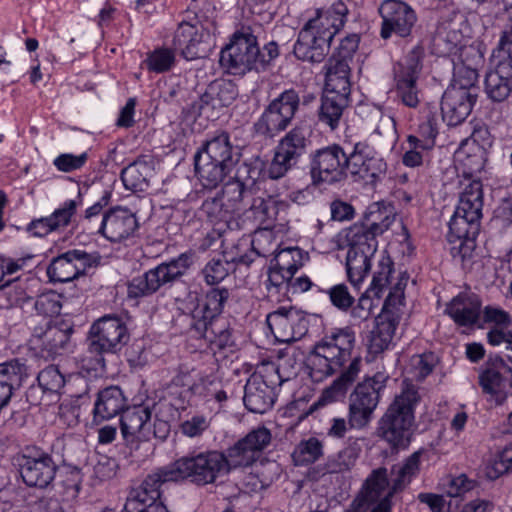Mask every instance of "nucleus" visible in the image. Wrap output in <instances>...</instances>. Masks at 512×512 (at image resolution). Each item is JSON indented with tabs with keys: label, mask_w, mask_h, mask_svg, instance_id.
<instances>
[{
	"label": "nucleus",
	"mask_w": 512,
	"mask_h": 512,
	"mask_svg": "<svg viewBox=\"0 0 512 512\" xmlns=\"http://www.w3.org/2000/svg\"><path fill=\"white\" fill-rule=\"evenodd\" d=\"M356 343L354 330L349 327L332 328L317 342L307 357L309 376L314 382H321L331 376L351 360L348 368L326 388L319 399L305 412V416L313 414L327 403L345 396L350 385L355 381L361 366L359 356L352 358V350Z\"/></svg>",
	"instance_id": "f257e3e1"
},
{
	"label": "nucleus",
	"mask_w": 512,
	"mask_h": 512,
	"mask_svg": "<svg viewBox=\"0 0 512 512\" xmlns=\"http://www.w3.org/2000/svg\"><path fill=\"white\" fill-rule=\"evenodd\" d=\"M418 389L403 381L401 392L388 405L377 421L376 437L385 442L392 452L409 448L415 433V409L420 402Z\"/></svg>",
	"instance_id": "f03ea898"
},
{
	"label": "nucleus",
	"mask_w": 512,
	"mask_h": 512,
	"mask_svg": "<svg viewBox=\"0 0 512 512\" xmlns=\"http://www.w3.org/2000/svg\"><path fill=\"white\" fill-rule=\"evenodd\" d=\"M279 55V47L275 41L264 45L261 50L257 37L250 27H242L235 31L229 44L221 51L220 62L230 73L243 75L249 71H264Z\"/></svg>",
	"instance_id": "7ed1b4c3"
},
{
	"label": "nucleus",
	"mask_w": 512,
	"mask_h": 512,
	"mask_svg": "<svg viewBox=\"0 0 512 512\" xmlns=\"http://www.w3.org/2000/svg\"><path fill=\"white\" fill-rule=\"evenodd\" d=\"M196 261L197 253L190 249L134 276L127 283V298L139 303L162 289L171 288L187 274Z\"/></svg>",
	"instance_id": "20e7f679"
},
{
	"label": "nucleus",
	"mask_w": 512,
	"mask_h": 512,
	"mask_svg": "<svg viewBox=\"0 0 512 512\" xmlns=\"http://www.w3.org/2000/svg\"><path fill=\"white\" fill-rule=\"evenodd\" d=\"M196 261L197 253L190 249L134 276L127 283V298L139 303L162 289L171 288L187 274Z\"/></svg>",
	"instance_id": "39448f33"
},
{
	"label": "nucleus",
	"mask_w": 512,
	"mask_h": 512,
	"mask_svg": "<svg viewBox=\"0 0 512 512\" xmlns=\"http://www.w3.org/2000/svg\"><path fill=\"white\" fill-rule=\"evenodd\" d=\"M130 340V332L124 317L107 314L91 325L87 335V352L92 355L89 364L82 359V368L95 372L106 369L105 354H118Z\"/></svg>",
	"instance_id": "423d86ee"
},
{
	"label": "nucleus",
	"mask_w": 512,
	"mask_h": 512,
	"mask_svg": "<svg viewBox=\"0 0 512 512\" xmlns=\"http://www.w3.org/2000/svg\"><path fill=\"white\" fill-rule=\"evenodd\" d=\"M238 159L233 156V146L228 133L221 132L194 155L195 173L203 187L216 188L233 170Z\"/></svg>",
	"instance_id": "0eeeda50"
},
{
	"label": "nucleus",
	"mask_w": 512,
	"mask_h": 512,
	"mask_svg": "<svg viewBox=\"0 0 512 512\" xmlns=\"http://www.w3.org/2000/svg\"><path fill=\"white\" fill-rule=\"evenodd\" d=\"M179 481H187L197 487L216 484L228 475L224 451L206 450L182 456L173 462Z\"/></svg>",
	"instance_id": "6e6552de"
},
{
	"label": "nucleus",
	"mask_w": 512,
	"mask_h": 512,
	"mask_svg": "<svg viewBox=\"0 0 512 512\" xmlns=\"http://www.w3.org/2000/svg\"><path fill=\"white\" fill-rule=\"evenodd\" d=\"M482 208V183L472 180L460 193L458 205L449 222L450 234L462 241H473L479 233Z\"/></svg>",
	"instance_id": "1a4fd4ad"
},
{
	"label": "nucleus",
	"mask_w": 512,
	"mask_h": 512,
	"mask_svg": "<svg viewBox=\"0 0 512 512\" xmlns=\"http://www.w3.org/2000/svg\"><path fill=\"white\" fill-rule=\"evenodd\" d=\"M168 482H179L173 462L156 468L133 488L124 505L123 512H169L161 501V487Z\"/></svg>",
	"instance_id": "9d476101"
},
{
	"label": "nucleus",
	"mask_w": 512,
	"mask_h": 512,
	"mask_svg": "<svg viewBox=\"0 0 512 512\" xmlns=\"http://www.w3.org/2000/svg\"><path fill=\"white\" fill-rule=\"evenodd\" d=\"M388 379L386 373L377 372L356 385L349 397L348 423L351 429H363L371 422Z\"/></svg>",
	"instance_id": "9b49d317"
},
{
	"label": "nucleus",
	"mask_w": 512,
	"mask_h": 512,
	"mask_svg": "<svg viewBox=\"0 0 512 512\" xmlns=\"http://www.w3.org/2000/svg\"><path fill=\"white\" fill-rule=\"evenodd\" d=\"M299 106V93L293 88L284 90L264 108L254 122V133L266 139L274 138L288 128Z\"/></svg>",
	"instance_id": "f8f14e48"
},
{
	"label": "nucleus",
	"mask_w": 512,
	"mask_h": 512,
	"mask_svg": "<svg viewBox=\"0 0 512 512\" xmlns=\"http://www.w3.org/2000/svg\"><path fill=\"white\" fill-rule=\"evenodd\" d=\"M347 153L343 146L330 144L309 154V175L315 187L336 185L348 179Z\"/></svg>",
	"instance_id": "ddd939ff"
},
{
	"label": "nucleus",
	"mask_w": 512,
	"mask_h": 512,
	"mask_svg": "<svg viewBox=\"0 0 512 512\" xmlns=\"http://www.w3.org/2000/svg\"><path fill=\"white\" fill-rule=\"evenodd\" d=\"M424 56V46L418 43L393 68L396 98L408 108L415 109L420 104L418 80L423 69Z\"/></svg>",
	"instance_id": "4468645a"
},
{
	"label": "nucleus",
	"mask_w": 512,
	"mask_h": 512,
	"mask_svg": "<svg viewBox=\"0 0 512 512\" xmlns=\"http://www.w3.org/2000/svg\"><path fill=\"white\" fill-rule=\"evenodd\" d=\"M310 134L307 128L295 126L280 139L267 169L268 178L281 179L298 165L311 144Z\"/></svg>",
	"instance_id": "2eb2a0df"
},
{
	"label": "nucleus",
	"mask_w": 512,
	"mask_h": 512,
	"mask_svg": "<svg viewBox=\"0 0 512 512\" xmlns=\"http://www.w3.org/2000/svg\"><path fill=\"white\" fill-rule=\"evenodd\" d=\"M281 365H267L264 373L252 374L244 386L243 402L247 410L264 414L270 410L276 400L275 389L284 379L280 374Z\"/></svg>",
	"instance_id": "dca6fc26"
},
{
	"label": "nucleus",
	"mask_w": 512,
	"mask_h": 512,
	"mask_svg": "<svg viewBox=\"0 0 512 512\" xmlns=\"http://www.w3.org/2000/svg\"><path fill=\"white\" fill-rule=\"evenodd\" d=\"M73 332V324L69 321L44 320L34 327L29 343L40 357L54 359L68 349Z\"/></svg>",
	"instance_id": "f3484780"
},
{
	"label": "nucleus",
	"mask_w": 512,
	"mask_h": 512,
	"mask_svg": "<svg viewBox=\"0 0 512 512\" xmlns=\"http://www.w3.org/2000/svg\"><path fill=\"white\" fill-rule=\"evenodd\" d=\"M382 19L380 37L388 40L394 34L408 42L417 33L418 16L416 11L401 0H384L379 9Z\"/></svg>",
	"instance_id": "a211bd4d"
},
{
	"label": "nucleus",
	"mask_w": 512,
	"mask_h": 512,
	"mask_svg": "<svg viewBox=\"0 0 512 512\" xmlns=\"http://www.w3.org/2000/svg\"><path fill=\"white\" fill-rule=\"evenodd\" d=\"M17 465L22 481L28 487L48 488L59 471L53 457L36 447L26 448L17 457Z\"/></svg>",
	"instance_id": "6ab92c4d"
},
{
	"label": "nucleus",
	"mask_w": 512,
	"mask_h": 512,
	"mask_svg": "<svg viewBox=\"0 0 512 512\" xmlns=\"http://www.w3.org/2000/svg\"><path fill=\"white\" fill-rule=\"evenodd\" d=\"M99 252L88 253L81 249L68 250L53 258L47 267V275L52 282H69L85 275L100 265Z\"/></svg>",
	"instance_id": "aec40b11"
},
{
	"label": "nucleus",
	"mask_w": 512,
	"mask_h": 512,
	"mask_svg": "<svg viewBox=\"0 0 512 512\" xmlns=\"http://www.w3.org/2000/svg\"><path fill=\"white\" fill-rule=\"evenodd\" d=\"M346 170L354 181L362 180L375 184L386 174L387 164L383 158L375 155L373 149L365 142H357L347 153Z\"/></svg>",
	"instance_id": "412c9836"
},
{
	"label": "nucleus",
	"mask_w": 512,
	"mask_h": 512,
	"mask_svg": "<svg viewBox=\"0 0 512 512\" xmlns=\"http://www.w3.org/2000/svg\"><path fill=\"white\" fill-rule=\"evenodd\" d=\"M153 408L145 403L126 406L120 414V432L127 448L138 450L142 442L152 437L151 419Z\"/></svg>",
	"instance_id": "4be33fe9"
},
{
	"label": "nucleus",
	"mask_w": 512,
	"mask_h": 512,
	"mask_svg": "<svg viewBox=\"0 0 512 512\" xmlns=\"http://www.w3.org/2000/svg\"><path fill=\"white\" fill-rule=\"evenodd\" d=\"M266 323L275 339L283 343L298 341L309 330L307 315L293 306H282L270 312Z\"/></svg>",
	"instance_id": "5701e85b"
},
{
	"label": "nucleus",
	"mask_w": 512,
	"mask_h": 512,
	"mask_svg": "<svg viewBox=\"0 0 512 512\" xmlns=\"http://www.w3.org/2000/svg\"><path fill=\"white\" fill-rule=\"evenodd\" d=\"M190 329L206 341L214 354L220 353L226 357L236 350L234 329L226 317L191 321Z\"/></svg>",
	"instance_id": "b1692460"
},
{
	"label": "nucleus",
	"mask_w": 512,
	"mask_h": 512,
	"mask_svg": "<svg viewBox=\"0 0 512 512\" xmlns=\"http://www.w3.org/2000/svg\"><path fill=\"white\" fill-rule=\"evenodd\" d=\"M392 219L381 217L379 212H371L365 216V221L352 225L346 234L349 248L363 250L368 255H375L378 248L377 237L389 229Z\"/></svg>",
	"instance_id": "393cba45"
},
{
	"label": "nucleus",
	"mask_w": 512,
	"mask_h": 512,
	"mask_svg": "<svg viewBox=\"0 0 512 512\" xmlns=\"http://www.w3.org/2000/svg\"><path fill=\"white\" fill-rule=\"evenodd\" d=\"M271 441V433L265 427L249 432L245 437L229 447L225 453L228 474L236 468L252 465L257 457Z\"/></svg>",
	"instance_id": "a878e982"
},
{
	"label": "nucleus",
	"mask_w": 512,
	"mask_h": 512,
	"mask_svg": "<svg viewBox=\"0 0 512 512\" xmlns=\"http://www.w3.org/2000/svg\"><path fill=\"white\" fill-rule=\"evenodd\" d=\"M512 377V368L499 355H489L485 364L480 370L478 383L482 393L487 395L488 401L496 405H502L508 393L505 389V377Z\"/></svg>",
	"instance_id": "bb28decb"
},
{
	"label": "nucleus",
	"mask_w": 512,
	"mask_h": 512,
	"mask_svg": "<svg viewBox=\"0 0 512 512\" xmlns=\"http://www.w3.org/2000/svg\"><path fill=\"white\" fill-rule=\"evenodd\" d=\"M211 35L202 26L181 22L174 32L172 46L187 61L204 58L208 55Z\"/></svg>",
	"instance_id": "cd10ccee"
},
{
	"label": "nucleus",
	"mask_w": 512,
	"mask_h": 512,
	"mask_svg": "<svg viewBox=\"0 0 512 512\" xmlns=\"http://www.w3.org/2000/svg\"><path fill=\"white\" fill-rule=\"evenodd\" d=\"M137 227L136 216L128 208L116 206L103 213L95 232L110 242H120L132 235Z\"/></svg>",
	"instance_id": "c85d7f7f"
},
{
	"label": "nucleus",
	"mask_w": 512,
	"mask_h": 512,
	"mask_svg": "<svg viewBox=\"0 0 512 512\" xmlns=\"http://www.w3.org/2000/svg\"><path fill=\"white\" fill-rule=\"evenodd\" d=\"M477 98L478 94H472L470 91H464L455 86H448L441 99L443 121L448 126L462 124L471 114Z\"/></svg>",
	"instance_id": "c756f323"
},
{
	"label": "nucleus",
	"mask_w": 512,
	"mask_h": 512,
	"mask_svg": "<svg viewBox=\"0 0 512 512\" xmlns=\"http://www.w3.org/2000/svg\"><path fill=\"white\" fill-rule=\"evenodd\" d=\"M331 34L323 32V35L316 34L309 27H302L298 33L293 52L298 60L308 63H321L329 54Z\"/></svg>",
	"instance_id": "7c9ffc66"
},
{
	"label": "nucleus",
	"mask_w": 512,
	"mask_h": 512,
	"mask_svg": "<svg viewBox=\"0 0 512 512\" xmlns=\"http://www.w3.org/2000/svg\"><path fill=\"white\" fill-rule=\"evenodd\" d=\"M128 399L121 387L107 386L97 392L92 410V426H99L117 415L126 408Z\"/></svg>",
	"instance_id": "2f4dec72"
},
{
	"label": "nucleus",
	"mask_w": 512,
	"mask_h": 512,
	"mask_svg": "<svg viewBox=\"0 0 512 512\" xmlns=\"http://www.w3.org/2000/svg\"><path fill=\"white\" fill-rule=\"evenodd\" d=\"M347 5L339 0L326 8L315 10V16L309 19L303 27H309L316 34L330 33L331 40L344 27L348 15Z\"/></svg>",
	"instance_id": "473e14b6"
},
{
	"label": "nucleus",
	"mask_w": 512,
	"mask_h": 512,
	"mask_svg": "<svg viewBox=\"0 0 512 512\" xmlns=\"http://www.w3.org/2000/svg\"><path fill=\"white\" fill-rule=\"evenodd\" d=\"M444 312L458 326H473L480 317L481 301L476 295L460 293L451 299Z\"/></svg>",
	"instance_id": "72a5a7b5"
},
{
	"label": "nucleus",
	"mask_w": 512,
	"mask_h": 512,
	"mask_svg": "<svg viewBox=\"0 0 512 512\" xmlns=\"http://www.w3.org/2000/svg\"><path fill=\"white\" fill-rule=\"evenodd\" d=\"M239 91L237 85L226 79H216L212 81L200 96V109L211 107L219 109L230 106L238 97Z\"/></svg>",
	"instance_id": "f704fd0d"
},
{
	"label": "nucleus",
	"mask_w": 512,
	"mask_h": 512,
	"mask_svg": "<svg viewBox=\"0 0 512 512\" xmlns=\"http://www.w3.org/2000/svg\"><path fill=\"white\" fill-rule=\"evenodd\" d=\"M254 261L252 254L244 253L239 258H229V254H223L222 258H213L206 263L201 270V275L207 285L219 284L238 265L249 266Z\"/></svg>",
	"instance_id": "c9c22d12"
},
{
	"label": "nucleus",
	"mask_w": 512,
	"mask_h": 512,
	"mask_svg": "<svg viewBox=\"0 0 512 512\" xmlns=\"http://www.w3.org/2000/svg\"><path fill=\"white\" fill-rule=\"evenodd\" d=\"M351 93L326 90L321 99L318 118L321 123L328 125L331 130L339 126L344 110L350 105Z\"/></svg>",
	"instance_id": "e433bc0d"
},
{
	"label": "nucleus",
	"mask_w": 512,
	"mask_h": 512,
	"mask_svg": "<svg viewBox=\"0 0 512 512\" xmlns=\"http://www.w3.org/2000/svg\"><path fill=\"white\" fill-rule=\"evenodd\" d=\"M423 450H417L408 456L403 463L394 464L391 467L389 477L390 489L388 494L394 496L396 493L403 491L416 477L420 471V459Z\"/></svg>",
	"instance_id": "4c0bfd02"
},
{
	"label": "nucleus",
	"mask_w": 512,
	"mask_h": 512,
	"mask_svg": "<svg viewBox=\"0 0 512 512\" xmlns=\"http://www.w3.org/2000/svg\"><path fill=\"white\" fill-rule=\"evenodd\" d=\"M229 298V289L225 287L211 288L206 292L203 304L192 310L191 321L223 317L222 313Z\"/></svg>",
	"instance_id": "58836bf2"
},
{
	"label": "nucleus",
	"mask_w": 512,
	"mask_h": 512,
	"mask_svg": "<svg viewBox=\"0 0 512 512\" xmlns=\"http://www.w3.org/2000/svg\"><path fill=\"white\" fill-rule=\"evenodd\" d=\"M399 324L391 322L385 315H378L375 326L368 336V352L374 357L387 350Z\"/></svg>",
	"instance_id": "ea45409f"
},
{
	"label": "nucleus",
	"mask_w": 512,
	"mask_h": 512,
	"mask_svg": "<svg viewBox=\"0 0 512 512\" xmlns=\"http://www.w3.org/2000/svg\"><path fill=\"white\" fill-rule=\"evenodd\" d=\"M152 174V163L138 158L122 169L120 177L125 189L143 192L148 188Z\"/></svg>",
	"instance_id": "a19ab883"
},
{
	"label": "nucleus",
	"mask_w": 512,
	"mask_h": 512,
	"mask_svg": "<svg viewBox=\"0 0 512 512\" xmlns=\"http://www.w3.org/2000/svg\"><path fill=\"white\" fill-rule=\"evenodd\" d=\"M324 69L326 90L351 93V65L329 58Z\"/></svg>",
	"instance_id": "79ce46f5"
},
{
	"label": "nucleus",
	"mask_w": 512,
	"mask_h": 512,
	"mask_svg": "<svg viewBox=\"0 0 512 512\" xmlns=\"http://www.w3.org/2000/svg\"><path fill=\"white\" fill-rule=\"evenodd\" d=\"M254 191L243 182L233 177L222 187L221 197L224 200L226 210L233 214L243 211L246 200L252 198Z\"/></svg>",
	"instance_id": "37998d69"
},
{
	"label": "nucleus",
	"mask_w": 512,
	"mask_h": 512,
	"mask_svg": "<svg viewBox=\"0 0 512 512\" xmlns=\"http://www.w3.org/2000/svg\"><path fill=\"white\" fill-rule=\"evenodd\" d=\"M505 20L498 45L492 52V62L495 69L512 76V19Z\"/></svg>",
	"instance_id": "c03bdc74"
},
{
	"label": "nucleus",
	"mask_w": 512,
	"mask_h": 512,
	"mask_svg": "<svg viewBox=\"0 0 512 512\" xmlns=\"http://www.w3.org/2000/svg\"><path fill=\"white\" fill-rule=\"evenodd\" d=\"M303 265V251L299 247H287L275 254L268 271L293 277Z\"/></svg>",
	"instance_id": "a18cd8bd"
},
{
	"label": "nucleus",
	"mask_w": 512,
	"mask_h": 512,
	"mask_svg": "<svg viewBox=\"0 0 512 512\" xmlns=\"http://www.w3.org/2000/svg\"><path fill=\"white\" fill-rule=\"evenodd\" d=\"M484 90L487 97L493 102H503L512 92V76L503 74L494 68L485 76Z\"/></svg>",
	"instance_id": "49530a36"
},
{
	"label": "nucleus",
	"mask_w": 512,
	"mask_h": 512,
	"mask_svg": "<svg viewBox=\"0 0 512 512\" xmlns=\"http://www.w3.org/2000/svg\"><path fill=\"white\" fill-rule=\"evenodd\" d=\"M374 255H368L366 251L348 247L346 257V270L349 280L358 284L363 281L371 270V259Z\"/></svg>",
	"instance_id": "de8ad7c7"
},
{
	"label": "nucleus",
	"mask_w": 512,
	"mask_h": 512,
	"mask_svg": "<svg viewBox=\"0 0 512 512\" xmlns=\"http://www.w3.org/2000/svg\"><path fill=\"white\" fill-rule=\"evenodd\" d=\"M249 212L259 227L271 229L278 215L277 202L272 197H254Z\"/></svg>",
	"instance_id": "09e8293b"
},
{
	"label": "nucleus",
	"mask_w": 512,
	"mask_h": 512,
	"mask_svg": "<svg viewBox=\"0 0 512 512\" xmlns=\"http://www.w3.org/2000/svg\"><path fill=\"white\" fill-rule=\"evenodd\" d=\"M59 481L57 482V493L61 501L70 502L75 500L80 492L82 474L78 468H67L59 470Z\"/></svg>",
	"instance_id": "8fccbe9b"
},
{
	"label": "nucleus",
	"mask_w": 512,
	"mask_h": 512,
	"mask_svg": "<svg viewBox=\"0 0 512 512\" xmlns=\"http://www.w3.org/2000/svg\"><path fill=\"white\" fill-rule=\"evenodd\" d=\"M324 455L322 441L316 437L300 441L295 447L292 458L296 465L304 466L313 464Z\"/></svg>",
	"instance_id": "3c124183"
},
{
	"label": "nucleus",
	"mask_w": 512,
	"mask_h": 512,
	"mask_svg": "<svg viewBox=\"0 0 512 512\" xmlns=\"http://www.w3.org/2000/svg\"><path fill=\"white\" fill-rule=\"evenodd\" d=\"M290 278L279 272L268 271V278L265 282L266 298L272 303H281L290 300L292 294Z\"/></svg>",
	"instance_id": "603ef678"
},
{
	"label": "nucleus",
	"mask_w": 512,
	"mask_h": 512,
	"mask_svg": "<svg viewBox=\"0 0 512 512\" xmlns=\"http://www.w3.org/2000/svg\"><path fill=\"white\" fill-rule=\"evenodd\" d=\"M386 488L390 489L388 471L385 467H380L373 470L366 479L364 489L361 491L360 496L366 498L371 504H374L381 497Z\"/></svg>",
	"instance_id": "864d4df0"
},
{
	"label": "nucleus",
	"mask_w": 512,
	"mask_h": 512,
	"mask_svg": "<svg viewBox=\"0 0 512 512\" xmlns=\"http://www.w3.org/2000/svg\"><path fill=\"white\" fill-rule=\"evenodd\" d=\"M266 164L259 156L243 161L236 169L235 178L255 191L256 183L267 171Z\"/></svg>",
	"instance_id": "5fc2aeb1"
},
{
	"label": "nucleus",
	"mask_w": 512,
	"mask_h": 512,
	"mask_svg": "<svg viewBox=\"0 0 512 512\" xmlns=\"http://www.w3.org/2000/svg\"><path fill=\"white\" fill-rule=\"evenodd\" d=\"M174 47H160L148 53L145 60L147 69L154 73H165L170 71L176 63Z\"/></svg>",
	"instance_id": "6e6d98bb"
},
{
	"label": "nucleus",
	"mask_w": 512,
	"mask_h": 512,
	"mask_svg": "<svg viewBox=\"0 0 512 512\" xmlns=\"http://www.w3.org/2000/svg\"><path fill=\"white\" fill-rule=\"evenodd\" d=\"M462 43V35L455 29L439 27L433 38V44L441 55L456 54Z\"/></svg>",
	"instance_id": "4d7b16f0"
},
{
	"label": "nucleus",
	"mask_w": 512,
	"mask_h": 512,
	"mask_svg": "<svg viewBox=\"0 0 512 512\" xmlns=\"http://www.w3.org/2000/svg\"><path fill=\"white\" fill-rule=\"evenodd\" d=\"M393 271L394 263L392 259L389 256H382L367 292L372 293L376 298H380L384 289L391 285Z\"/></svg>",
	"instance_id": "13d9d810"
},
{
	"label": "nucleus",
	"mask_w": 512,
	"mask_h": 512,
	"mask_svg": "<svg viewBox=\"0 0 512 512\" xmlns=\"http://www.w3.org/2000/svg\"><path fill=\"white\" fill-rule=\"evenodd\" d=\"M319 292L325 293L331 305L342 313H347L355 304L356 299L350 292L349 287L344 283L332 285L327 289L318 288Z\"/></svg>",
	"instance_id": "bf43d9fd"
},
{
	"label": "nucleus",
	"mask_w": 512,
	"mask_h": 512,
	"mask_svg": "<svg viewBox=\"0 0 512 512\" xmlns=\"http://www.w3.org/2000/svg\"><path fill=\"white\" fill-rule=\"evenodd\" d=\"M358 457L355 449L346 447L327 459L324 465V473L335 474L348 471L355 464Z\"/></svg>",
	"instance_id": "052dcab7"
},
{
	"label": "nucleus",
	"mask_w": 512,
	"mask_h": 512,
	"mask_svg": "<svg viewBox=\"0 0 512 512\" xmlns=\"http://www.w3.org/2000/svg\"><path fill=\"white\" fill-rule=\"evenodd\" d=\"M493 137L485 125L476 126L471 135L462 141L461 150L462 152H466V150H482L483 152H487L493 145Z\"/></svg>",
	"instance_id": "680f3d73"
},
{
	"label": "nucleus",
	"mask_w": 512,
	"mask_h": 512,
	"mask_svg": "<svg viewBox=\"0 0 512 512\" xmlns=\"http://www.w3.org/2000/svg\"><path fill=\"white\" fill-rule=\"evenodd\" d=\"M477 79L478 73L476 69L462 65L454 69L453 79L449 86H455V88L470 91L472 94H478Z\"/></svg>",
	"instance_id": "e2e57ef3"
},
{
	"label": "nucleus",
	"mask_w": 512,
	"mask_h": 512,
	"mask_svg": "<svg viewBox=\"0 0 512 512\" xmlns=\"http://www.w3.org/2000/svg\"><path fill=\"white\" fill-rule=\"evenodd\" d=\"M436 357L432 352L414 355L410 359L409 373L416 381H423L434 369Z\"/></svg>",
	"instance_id": "0e129e2a"
},
{
	"label": "nucleus",
	"mask_w": 512,
	"mask_h": 512,
	"mask_svg": "<svg viewBox=\"0 0 512 512\" xmlns=\"http://www.w3.org/2000/svg\"><path fill=\"white\" fill-rule=\"evenodd\" d=\"M359 43V34L351 33L346 35L341 39L339 45L335 48L330 58H335L336 61L351 65L358 50Z\"/></svg>",
	"instance_id": "69168bd1"
},
{
	"label": "nucleus",
	"mask_w": 512,
	"mask_h": 512,
	"mask_svg": "<svg viewBox=\"0 0 512 512\" xmlns=\"http://www.w3.org/2000/svg\"><path fill=\"white\" fill-rule=\"evenodd\" d=\"M201 210L211 222H227L233 215L231 211L226 210L223 198L218 195L207 198L202 203Z\"/></svg>",
	"instance_id": "338daca9"
},
{
	"label": "nucleus",
	"mask_w": 512,
	"mask_h": 512,
	"mask_svg": "<svg viewBox=\"0 0 512 512\" xmlns=\"http://www.w3.org/2000/svg\"><path fill=\"white\" fill-rule=\"evenodd\" d=\"M36 381L49 393H57L65 384V378L55 365H49L41 370Z\"/></svg>",
	"instance_id": "774afa93"
}]
</instances>
